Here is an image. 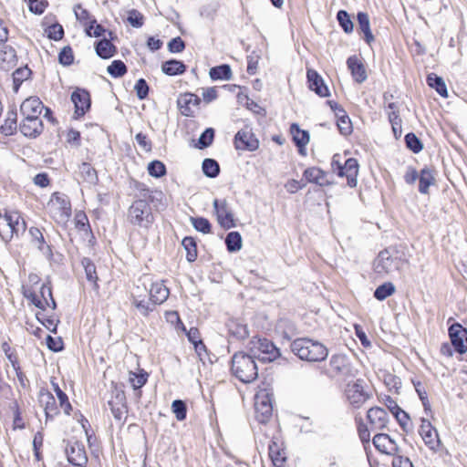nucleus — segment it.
<instances>
[{"instance_id": "a211bd4d", "label": "nucleus", "mask_w": 467, "mask_h": 467, "mask_svg": "<svg viewBox=\"0 0 467 467\" xmlns=\"http://www.w3.org/2000/svg\"><path fill=\"white\" fill-rule=\"evenodd\" d=\"M213 208L217 223L222 228L228 230L236 226L234 215L226 200L214 199Z\"/></svg>"}, {"instance_id": "6e6552de", "label": "nucleus", "mask_w": 467, "mask_h": 467, "mask_svg": "<svg viewBox=\"0 0 467 467\" xmlns=\"http://www.w3.org/2000/svg\"><path fill=\"white\" fill-rule=\"evenodd\" d=\"M105 399L114 420L124 425L128 418L129 406L123 385L111 381Z\"/></svg>"}, {"instance_id": "680f3d73", "label": "nucleus", "mask_w": 467, "mask_h": 467, "mask_svg": "<svg viewBox=\"0 0 467 467\" xmlns=\"http://www.w3.org/2000/svg\"><path fill=\"white\" fill-rule=\"evenodd\" d=\"M148 172L150 176L161 178L167 172L164 163L161 161H152L148 165Z\"/></svg>"}, {"instance_id": "c9c22d12", "label": "nucleus", "mask_w": 467, "mask_h": 467, "mask_svg": "<svg viewBox=\"0 0 467 467\" xmlns=\"http://www.w3.org/2000/svg\"><path fill=\"white\" fill-rule=\"evenodd\" d=\"M161 70L168 76H177L184 74L187 67L182 61L170 59L162 63Z\"/></svg>"}, {"instance_id": "aec40b11", "label": "nucleus", "mask_w": 467, "mask_h": 467, "mask_svg": "<svg viewBox=\"0 0 467 467\" xmlns=\"http://www.w3.org/2000/svg\"><path fill=\"white\" fill-rule=\"evenodd\" d=\"M449 337L451 343L456 352L464 354L467 352V329L460 323H453L450 326Z\"/></svg>"}, {"instance_id": "e2e57ef3", "label": "nucleus", "mask_w": 467, "mask_h": 467, "mask_svg": "<svg viewBox=\"0 0 467 467\" xmlns=\"http://www.w3.org/2000/svg\"><path fill=\"white\" fill-rule=\"evenodd\" d=\"M43 445H44V435L41 431H37L34 435V439H33L34 455H35L36 461H37V462H40L43 460V453H42Z\"/></svg>"}, {"instance_id": "7c9ffc66", "label": "nucleus", "mask_w": 467, "mask_h": 467, "mask_svg": "<svg viewBox=\"0 0 467 467\" xmlns=\"http://www.w3.org/2000/svg\"><path fill=\"white\" fill-rule=\"evenodd\" d=\"M290 134L294 143L298 148L300 154H305V148L309 141V135L306 130H301L296 123H293L290 126Z\"/></svg>"}, {"instance_id": "7ed1b4c3", "label": "nucleus", "mask_w": 467, "mask_h": 467, "mask_svg": "<svg viewBox=\"0 0 467 467\" xmlns=\"http://www.w3.org/2000/svg\"><path fill=\"white\" fill-rule=\"evenodd\" d=\"M409 265V255L403 245H390L380 251L373 260L372 268L380 278L401 272Z\"/></svg>"}, {"instance_id": "4d7b16f0", "label": "nucleus", "mask_w": 467, "mask_h": 467, "mask_svg": "<svg viewBox=\"0 0 467 467\" xmlns=\"http://www.w3.org/2000/svg\"><path fill=\"white\" fill-rule=\"evenodd\" d=\"M406 147L410 150L413 153H419L423 149L421 140L413 133L410 132L405 135Z\"/></svg>"}, {"instance_id": "37998d69", "label": "nucleus", "mask_w": 467, "mask_h": 467, "mask_svg": "<svg viewBox=\"0 0 467 467\" xmlns=\"http://www.w3.org/2000/svg\"><path fill=\"white\" fill-rule=\"evenodd\" d=\"M182 244L186 251V259L190 263L196 261L198 257V248L195 239L192 236H186L182 239Z\"/></svg>"}, {"instance_id": "ddd939ff", "label": "nucleus", "mask_w": 467, "mask_h": 467, "mask_svg": "<svg viewBox=\"0 0 467 467\" xmlns=\"http://www.w3.org/2000/svg\"><path fill=\"white\" fill-rule=\"evenodd\" d=\"M358 162L355 158H348L344 163L341 161V156L335 154L331 161V169L339 177H346L347 183L350 188H354L358 183Z\"/></svg>"}, {"instance_id": "a878e982", "label": "nucleus", "mask_w": 467, "mask_h": 467, "mask_svg": "<svg viewBox=\"0 0 467 467\" xmlns=\"http://www.w3.org/2000/svg\"><path fill=\"white\" fill-rule=\"evenodd\" d=\"M375 448L385 454L395 456L399 452L396 441L386 433H378L373 438Z\"/></svg>"}, {"instance_id": "412c9836", "label": "nucleus", "mask_w": 467, "mask_h": 467, "mask_svg": "<svg viewBox=\"0 0 467 467\" xmlns=\"http://www.w3.org/2000/svg\"><path fill=\"white\" fill-rule=\"evenodd\" d=\"M419 433L430 450L437 451L440 449L441 442L438 431L428 420L421 419Z\"/></svg>"}, {"instance_id": "9b49d317", "label": "nucleus", "mask_w": 467, "mask_h": 467, "mask_svg": "<svg viewBox=\"0 0 467 467\" xmlns=\"http://www.w3.org/2000/svg\"><path fill=\"white\" fill-rule=\"evenodd\" d=\"M325 373L331 379L346 381L356 377L358 370L353 368L346 355H333Z\"/></svg>"}, {"instance_id": "4468645a", "label": "nucleus", "mask_w": 467, "mask_h": 467, "mask_svg": "<svg viewBox=\"0 0 467 467\" xmlns=\"http://www.w3.org/2000/svg\"><path fill=\"white\" fill-rule=\"evenodd\" d=\"M292 351L303 360L318 361L321 344L308 338H297L292 343Z\"/></svg>"}, {"instance_id": "bf43d9fd", "label": "nucleus", "mask_w": 467, "mask_h": 467, "mask_svg": "<svg viewBox=\"0 0 467 467\" xmlns=\"http://www.w3.org/2000/svg\"><path fill=\"white\" fill-rule=\"evenodd\" d=\"M45 34L49 39L59 41L64 36V29L60 24L54 23L45 28Z\"/></svg>"}, {"instance_id": "58836bf2", "label": "nucleus", "mask_w": 467, "mask_h": 467, "mask_svg": "<svg viewBox=\"0 0 467 467\" xmlns=\"http://www.w3.org/2000/svg\"><path fill=\"white\" fill-rule=\"evenodd\" d=\"M76 419L85 432L88 446L92 447L97 441V437L88 420L81 412L76 414Z\"/></svg>"}, {"instance_id": "49530a36", "label": "nucleus", "mask_w": 467, "mask_h": 467, "mask_svg": "<svg viewBox=\"0 0 467 467\" xmlns=\"http://www.w3.org/2000/svg\"><path fill=\"white\" fill-rule=\"evenodd\" d=\"M335 119L338 130L342 135L347 136L352 132V123L346 110L344 111V113H340L339 115L335 117Z\"/></svg>"}, {"instance_id": "c85d7f7f", "label": "nucleus", "mask_w": 467, "mask_h": 467, "mask_svg": "<svg viewBox=\"0 0 467 467\" xmlns=\"http://www.w3.org/2000/svg\"><path fill=\"white\" fill-rule=\"evenodd\" d=\"M19 129L26 137L36 138L42 133L44 124L41 119L23 118Z\"/></svg>"}, {"instance_id": "603ef678", "label": "nucleus", "mask_w": 467, "mask_h": 467, "mask_svg": "<svg viewBox=\"0 0 467 467\" xmlns=\"http://www.w3.org/2000/svg\"><path fill=\"white\" fill-rule=\"evenodd\" d=\"M337 19L346 34H351L353 32L354 24L347 11L339 10L337 14Z\"/></svg>"}, {"instance_id": "a18cd8bd", "label": "nucleus", "mask_w": 467, "mask_h": 467, "mask_svg": "<svg viewBox=\"0 0 467 467\" xmlns=\"http://www.w3.org/2000/svg\"><path fill=\"white\" fill-rule=\"evenodd\" d=\"M75 227L78 231L91 234V226L88 215L84 211H77L74 217Z\"/></svg>"}, {"instance_id": "864d4df0", "label": "nucleus", "mask_w": 467, "mask_h": 467, "mask_svg": "<svg viewBox=\"0 0 467 467\" xmlns=\"http://www.w3.org/2000/svg\"><path fill=\"white\" fill-rule=\"evenodd\" d=\"M202 168L203 173L210 178L217 177L220 172V166L213 159H204Z\"/></svg>"}, {"instance_id": "0e129e2a", "label": "nucleus", "mask_w": 467, "mask_h": 467, "mask_svg": "<svg viewBox=\"0 0 467 467\" xmlns=\"http://www.w3.org/2000/svg\"><path fill=\"white\" fill-rule=\"evenodd\" d=\"M229 332L238 339H244L248 337L247 327L234 321L229 324Z\"/></svg>"}, {"instance_id": "de8ad7c7", "label": "nucleus", "mask_w": 467, "mask_h": 467, "mask_svg": "<svg viewBox=\"0 0 467 467\" xmlns=\"http://www.w3.org/2000/svg\"><path fill=\"white\" fill-rule=\"evenodd\" d=\"M396 291V287L391 282H385L379 285L374 291V297L379 301H383L387 297L392 296Z\"/></svg>"}, {"instance_id": "69168bd1", "label": "nucleus", "mask_w": 467, "mask_h": 467, "mask_svg": "<svg viewBox=\"0 0 467 467\" xmlns=\"http://www.w3.org/2000/svg\"><path fill=\"white\" fill-rule=\"evenodd\" d=\"M319 179H321V169L317 167H311L306 169L303 174V180L306 183L319 184Z\"/></svg>"}, {"instance_id": "dca6fc26", "label": "nucleus", "mask_w": 467, "mask_h": 467, "mask_svg": "<svg viewBox=\"0 0 467 467\" xmlns=\"http://www.w3.org/2000/svg\"><path fill=\"white\" fill-rule=\"evenodd\" d=\"M345 395L350 405L356 409L360 408L371 398V394L365 389V381L362 379L348 383L345 388Z\"/></svg>"}, {"instance_id": "1a4fd4ad", "label": "nucleus", "mask_w": 467, "mask_h": 467, "mask_svg": "<svg viewBox=\"0 0 467 467\" xmlns=\"http://www.w3.org/2000/svg\"><path fill=\"white\" fill-rule=\"evenodd\" d=\"M232 373L242 382L250 383L258 375L257 366L251 355L235 353L232 358Z\"/></svg>"}, {"instance_id": "20e7f679", "label": "nucleus", "mask_w": 467, "mask_h": 467, "mask_svg": "<svg viewBox=\"0 0 467 467\" xmlns=\"http://www.w3.org/2000/svg\"><path fill=\"white\" fill-rule=\"evenodd\" d=\"M274 392L271 384L262 381L258 386L254 397V419L258 422L259 431L265 434V430L270 431L274 422H278L274 418Z\"/></svg>"}, {"instance_id": "338daca9", "label": "nucleus", "mask_w": 467, "mask_h": 467, "mask_svg": "<svg viewBox=\"0 0 467 467\" xmlns=\"http://www.w3.org/2000/svg\"><path fill=\"white\" fill-rule=\"evenodd\" d=\"M306 77L309 88L314 90L317 95H321L318 73L314 69H307Z\"/></svg>"}, {"instance_id": "a19ab883", "label": "nucleus", "mask_w": 467, "mask_h": 467, "mask_svg": "<svg viewBox=\"0 0 467 467\" xmlns=\"http://www.w3.org/2000/svg\"><path fill=\"white\" fill-rule=\"evenodd\" d=\"M213 80H230L233 77L231 67L227 64L213 67L209 71Z\"/></svg>"}, {"instance_id": "2f4dec72", "label": "nucleus", "mask_w": 467, "mask_h": 467, "mask_svg": "<svg viewBox=\"0 0 467 467\" xmlns=\"http://www.w3.org/2000/svg\"><path fill=\"white\" fill-rule=\"evenodd\" d=\"M357 20L358 32L364 34V40L367 44L370 45L375 40V37L370 30L368 15L365 12H358Z\"/></svg>"}, {"instance_id": "5701e85b", "label": "nucleus", "mask_w": 467, "mask_h": 467, "mask_svg": "<svg viewBox=\"0 0 467 467\" xmlns=\"http://www.w3.org/2000/svg\"><path fill=\"white\" fill-rule=\"evenodd\" d=\"M44 109L45 106L41 99L36 96H31L22 102L20 112L23 118L40 119Z\"/></svg>"}, {"instance_id": "f8f14e48", "label": "nucleus", "mask_w": 467, "mask_h": 467, "mask_svg": "<svg viewBox=\"0 0 467 467\" xmlns=\"http://www.w3.org/2000/svg\"><path fill=\"white\" fill-rule=\"evenodd\" d=\"M248 350L253 357L264 362L274 361L280 355L279 349L274 343L265 337H254L249 341Z\"/></svg>"}, {"instance_id": "13d9d810", "label": "nucleus", "mask_w": 467, "mask_h": 467, "mask_svg": "<svg viewBox=\"0 0 467 467\" xmlns=\"http://www.w3.org/2000/svg\"><path fill=\"white\" fill-rule=\"evenodd\" d=\"M190 220L196 231L204 234L212 233V224L208 219L204 217H191Z\"/></svg>"}, {"instance_id": "052dcab7", "label": "nucleus", "mask_w": 467, "mask_h": 467, "mask_svg": "<svg viewBox=\"0 0 467 467\" xmlns=\"http://www.w3.org/2000/svg\"><path fill=\"white\" fill-rule=\"evenodd\" d=\"M356 421L358 424V437H359L362 444L364 445V447L367 448V446H369V442H370L369 430H368V426L363 422V420L361 418H359V419L356 418Z\"/></svg>"}, {"instance_id": "cd10ccee", "label": "nucleus", "mask_w": 467, "mask_h": 467, "mask_svg": "<svg viewBox=\"0 0 467 467\" xmlns=\"http://www.w3.org/2000/svg\"><path fill=\"white\" fill-rule=\"evenodd\" d=\"M109 38H103L95 43L96 54L102 59H109L113 57L117 52V47L112 43L113 32L109 31Z\"/></svg>"}, {"instance_id": "09e8293b", "label": "nucleus", "mask_w": 467, "mask_h": 467, "mask_svg": "<svg viewBox=\"0 0 467 467\" xmlns=\"http://www.w3.org/2000/svg\"><path fill=\"white\" fill-rule=\"evenodd\" d=\"M31 76V70L27 67H19L13 73L14 90L17 92L22 83Z\"/></svg>"}, {"instance_id": "423d86ee", "label": "nucleus", "mask_w": 467, "mask_h": 467, "mask_svg": "<svg viewBox=\"0 0 467 467\" xmlns=\"http://www.w3.org/2000/svg\"><path fill=\"white\" fill-rule=\"evenodd\" d=\"M263 435L270 440L268 457L273 467H287L289 462L288 451L279 422H274L270 427V431L265 430Z\"/></svg>"}, {"instance_id": "774afa93", "label": "nucleus", "mask_w": 467, "mask_h": 467, "mask_svg": "<svg viewBox=\"0 0 467 467\" xmlns=\"http://www.w3.org/2000/svg\"><path fill=\"white\" fill-rule=\"evenodd\" d=\"M171 410L178 420H183L187 416V408L184 401L176 400L171 404Z\"/></svg>"}, {"instance_id": "3c124183", "label": "nucleus", "mask_w": 467, "mask_h": 467, "mask_svg": "<svg viewBox=\"0 0 467 467\" xmlns=\"http://www.w3.org/2000/svg\"><path fill=\"white\" fill-rule=\"evenodd\" d=\"M74 13L76 16L77 20L86 28V26H88L94 18H92L89 12L83 7L82 5L78 4L74 7Z\"/></svg>"}, {"instance_id": "72a5a7b5", "label": "nucleus", "mask_w": 467, "mask_h": 467, "mask_svg": "<svg viewBox=\"0 0 467 467\" xmlns=\"http://www.w3.org/2000/svg\"><path fill=\"white\" fill-rule=\"evenodd\" d=\"M81 265L83 266L88 281L92 285L96 291H99V275L97 273V267L94 262L88 257H84L81 260Z\"/></svg>"}, {"instance_id": "0eeeda50", "label": "nucleus", "mask_w": 467, "mask_h": 467, "mask_svg": "<svg viewBox=\"0 0 467 467\" xmlns=\"http://www.w3.org/2000/svg\"><path fill=\"white\" fill-rule=\"evenodd\" d=\"M45 213L55 223L66 224L72 215L70 198L61 192H52L45 205Z\"/></svg>"}, {"instance_id": "393cba45", "label": "nucleus", "mask_w": 467, "mask_h": 467, "mask_svg": "<svg viewBox=\"0 0 467 467\" xmlns=\"http://www.w3.org/2000/svg\"><path fill=\"white\" fill-rule=\"evenodd\" d=\"M29 241L39 252L46 255H52V249L44 236V228L31 226L28 229Z\"/></svg>"}, {"instance_id": "f3484780", "label": "nucleus", "mask_w": 467, "mask_h": 467, "mask_svg": "<svg viewBox=\"0 0 467 467\" xmlns=\"http://www.w3.org/2000/svg\"><path fill=\"white\" fill-rule=\"evenodd\" d=\"M259 145V140L249 126H244L234 135V146L237 150L254 151Z\"/></svg>"}, {"instance_id": "4be33fe9", "label": "nucleus", "mask_w": 467, "mask_h": 467, "mask_svg": "<svg viewBox=\"0 0 467 467\" xmlns=\"http://www.w3.org/2000/svg\"><path fill=\"white\" fill-rule=\"evenodd\" d=\"M201 99L191 92L181 94L177 99V106L180 112L186 117H193L196 109L201 105Z\"/></svg>"}, {"instance_id": "5fc2aeb1", "label": "nucleus", "mask_w": 467, "mask_h": 467, "mask_svg": "<svg viewBox=\"0 0 467 467\" xmlns=\"http://www.w3.org/2000/svg\"><path fill=\"white\" fill-rule=\"evenodd\" d=\"M389 121L391 124V129L394 134L395 139H399L401 136L402 129H401V123L402 120L400 117L398 110H393L389 112Z\"/></svg>"}, {"instance_id": "f03ea898", "label": "nucleus", "mask_w": 467, "mask_h": 467, "mask_svg": "<svg viewBox=\"0 0 467 467\" xmlns=\"http://www.w3.org/2000/svg\"><path fill=\"white\" fill-rule=\"evenodd\" d=\"M138 189L140 196L128 208L127 221L133 226L149 230L155 223L153 209L158 210L160 206H165L162 202L164 195L161 191H150L144 184H140Z\"/></svg>"}, {"instance_id": "bb28decb", "label": "nucleus", "mask_w": 467, "mask_h": 467, "mask_svg": "<svg viewBox=\"0 0 467 467\" xmlns=\"http://www.w3.org/2000/svg\"><path fill=\"white\" fill-rule=\"evenodd\" d=\"M150 298L156 308L163 304L170 296V289L166 286L163 280L153 282L148 288Z\"/></svg>"}, {"instance_id": "f257e3e1", "label": "nucleus", "mask_w": 467, "mask_h": 467, "mask_svg": "<svg viewBox=\"0 0 467 467\" xmlns=\"http://www.w3.org/2000/svg\"><path fill=\"white\" fill-rule=\"evenodd\" d=\"M22 294L28 306L36 308L35 316L47 330L57 333L58 318L55 310L57 303L53 297L52 287L41 281L36 274H30L27 281L22 285Z\"/></svg>"}, {"instance_id": "2eb2a0df", "label": "nucleus", "mask_w": 467, "mask_h": 467, "mask_svg": "<svg viewBox=\"0 0 467 467\" xmlns=\"http://www.w3.org/2000/svg\"><path fill=\"white\" fill-rule=\"evenodd\" d=\"M65 454L67 462L74 467H87L88 456L82 441L69 440L65 447Z\"/></svg>"}, {"instance_id": "6ab92c4d", "label": "nucleus", "mask_w": 467, "mask_h": 467, "mask_svg": "<svg viewBox=\"0 0 467 467\" xmlns=\"http://www.w3.org/2000/svg\"><path fill=\"white\" fill-rule=\"evenodd\" d=\"M71 100L74 103L75 119H80L90 109V94L85 88H77L71 94Z\"/></svg>"}, {"instance_id": "473e14b6", "label": "nucleus", "mask_w": 467, "mask_h": 467, "mask_svg": "<svg viewBox=\"0 0 467 467\" xmlns=\"http://www.w3.org/2000/svg\"><path fill=\"white\" fill-rule=\"evenodd\" d=\"M419 192L422 194L429 193L430 186L435 183V177L433 170L429 167H424L419 173Z\"/></svg>"}, {"instance_id": "6e6d98bb", "label": "nucleus", "mask_w": 467, "mask_h": 467, "mask_svg": "<svg viewBox=\"0 0 467 467\" xmlns=\"http://www.w3.org/2000/svg\"><path fill=\"white\" fill-rule=\"evenodd\" d=\"M107 71L112 78H121L127 73L128 69L124 62L118 59L108 66Z\"/></svg>"}, {"instance_id": "39448f33", "label": "nucleus", "mask_w": 467, "mask_h": 467, "mask_svg": "<svg viewBox=\"0 0 467 467\" xmlns=\"http://www.w3.org/2000/svg\"><path fill=\"white\" fill-rule=\"evenodd\" d=\"M51 384L53 387V390L57 397L59 406L57 405V400L52 392L49 391L47 389L41 388L37 395L38 403L45 411L46 419L52 420L57 415H59V408L62 409L66 415L69 416L73 410V407L69 401L67 395L60 389L59 385L57 382L51 381Z\"/></svg>"}, {"instance_id": "4c0bfd02", "label": "nucleus", "mask_w": 467, "mask_h": 467, "mask_svg": "<svg viewBox=\"0 0 467 467\" xmlns=\"http://www.w3.org/2000/svg\"><path fill=\"white\" fill-rule=\"evenodd\" d=\"M17 129V113L16 110L7 112L4 122L0 125V131L5 135H12Z\"/></svg>"}, {"instance_id": "f704fd0d", "label": "nucleus", "mask_w": 467, "mask_h": 467, "mask_svg": "<svg viewBox=\"0 0 467 467\" xmlns=\"http://www.w3.org/2000/svg\"><path fill=\"white\" fill-rule=\"evenodd\" d=\"M9 410L13 415L12 430H24L26 427V420L23 415V410L16 400H14L10 405Z\"/></svg>"}, {"instance_id": "9d476101", "label": "nucleus", "mask_w": 467, "mask_h": 467, "mask_svg": "<svg viewBox=\"0 0 467 467\" xmlns=\"http://www.w3.org/2000/svg\"><path fill=\"white\" fill-rule=\"evenodd\" d=\"M130 299L131 306L143 317H149L156 310L150 298L148 287L140 279L131 287Z\"/></svg>"}, {"instance_id": "b1692460", "label": "nucleus", "mask_w": 467, "mask_h": 467, "mask_svg": "<svg viewBox=\"0 0 467 467\" xmlns=\"http://www.w3.org/2000/svg\"><path fill=\"white\" fill-rule=\"evenodd\" d=\"M367 419L372 431L387 429L389 420L388 412L379 407L370 408L367 412Z\"/></svg>"}, {"instance_id": "79ce46f5", "label": "nucleus", "mask_w": 467, "mask_h": 467, "mask_svg": "<svg viewBox=\"0 0 467 467\" xmlns=\"http://www.w3.org/2000/svg\"><path fill=\"white\" fill-rule=\"evenodd\" d=\"M148 379L149 374L143 368L129 372V382L135 390L141 389L148 382Z\"/></svg>"}, {"instance_id": "c03bdc74", "label": "nucleus", "mask_w": 467, "mask_h": 467, "mask_svg": "<svg viewBox=\"0 0 467 467\" xmlns=\"http://www.w3.org/2000/svg\"><path fill=\"white\" fill-rule=\"evenodd\" d=\"M1 349L11 363L12 368L21 364L19 355L15 348L11 346V339L8 338L1 344Z\"/></svg>"}, {"instance_id": "e433bc0d", "label": "nucleus", "mask_w": 467, "mask_h": 467, "mask_svg": "<svg viewBox=\"0 0 467 467\" xmlns=\"http://www.w3.org/2000/svg\"><path fill=\"white\" fill-rule=\"evenodd\" d=\"M78 175L82 182L91 184L99 180L96 169L88 162H82L78 166Z\"/></svg>"}, {"instance_id": "ea45409f", "label": "nucleus", "mask_w": 467, "mask_h": 467, "mask_svg": "<svg viewBox=\"0 0 467 467\" xmlns=\"http://www.w3.org/2000/svg\"><path fill=\"white\" fill-rule=\"evenodd\" d=\"M426 80L429 87L434 88L440 96L448 98L447 87L442 78L437 76L435 73H430Z\"/></svg>"}, {"instance_id": "8fccbe9b", "label": "nucleus", "mask_w": 467, "mask_h": 467, "mask_svg": "<svg viewBox=\"0 0 467 467\" xmlns=\"http://www.w3.org/2000/svg\"><path fill=\"white\" fill-rule=\"evenodd\" d=\"M225 244L229 252H237L242 248V236L238 232H230L225 238Z\"/></svg>"}, {"instance_id": "c756f323", "label": "nucleus", "mask_w": 467, "mask_h": 467, "mask_svg": "<svg viewBox=\"0 0 467 467\" xmlns=\"http://www.w3.org/2000/svg\"><path fill=\"white\" fill-rule=\"evenodd\" d=\"M347 65L350 70L353 79L358 83H363L367 78V71L365 66L360 58L357 56H351L347 60Z\"/></svg>"}]
</instances>
